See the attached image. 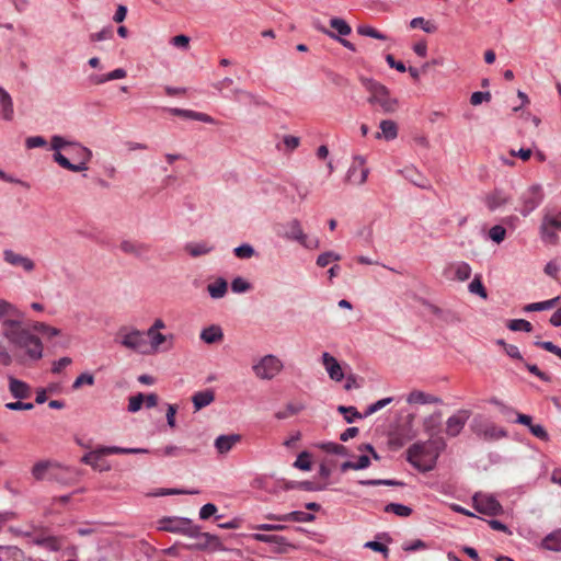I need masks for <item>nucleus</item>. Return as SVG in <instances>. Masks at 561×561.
I'll list each match as a JSON object with an SVG mask.
<instances>
[{"mask_svg":"<svg viewBox=\"0 0 561 561\" xmlns=\"http://www.w3.org/2000/svg\"><path fill=\"white\" fill-rule=\"evenodd\" d=\"M199 339L206 344L220 343L224 340V331L220 325L211 324L201 331Z\"/></svg>","mask_w":561,"mask_h":561,"instance_id":"nucleus-24","label":"nucleus"},{"mask_svg":"<svg viewBox=\"0 0 561 561\" xmlns=\"http://www.w3.org/2000/svg\"><path fill=\"white\" fill-rule=\"evenodd\" d=\"M9 389L12 396L16 399H26L31 394L30 386L14 377L9 378Z\"/></svg>","mask_w":561,"mask_h":561,"instance_id":"nucleus-27","label":"nucleus"},{"mask_svg":"<svg viewBox=\"0 0 561 561\" xmlns=\"http://www.w3.org/2000/svg\"><path fill=\"white\" fill-rule=\"evenodd\" d=\"M119 249L126 253L135 256H141L148 251V247L144 243H139L131 240H123L119 243Z\"/></svg>","mask_w":561,"mask_h":561,"instance_id":"nucleus-34","label":"nucleus"},{"mask_svg":"<svg viewBox=\"0 0 561 561\" xmlns=\"http://www.w3.org/2000/svg\"><path fill=\"white\" fill-rule=\"evenodd\" d=\"M146 336H148V339H149V344H148L149 354L159 352L161 350L162 345H165V344H168V345L165 347H163V350H170L173 346V344H172L173 335L172 334L165 335V334H162L160 331L147 330L145 332V337Z\"/></svg>","mask_w":561,"mask_h":561,"instance_id":"nucleus-15","label":"nucleus"},{"mask_svg":"<svg viewBox=\"0 0 561 561\" xmlns=\"http://www.w3.org/2000/svg\"><path fill=\"white\" fill-rule=\"evenodd\" d=\"M270 520L276 522H296V523H309L314 519V515L310 513H305L301 511H294L287 514H267L265 516Z\"/></svg>","mask_w":561,"mask_h":561,"instance_id":"nucleus-19","label":"nucleus"},{"mask_svg":"<svg viewBox=\"0 0 561 561\" xmlns=\"http://www.w3.org/2000/svg\"><path fill=\"white\" fill-rule=\"evenodd\" d=\"M511 202V197L503 191H494L484 197L485 206L494 211Z\"/></svg>","mask_w":561,"mask_h":561,"instance_id":"nucleus-23","label":"nucleus"},{"mask_svg":"<svg viewBox=\"0 0 561 561\" xmlns=\"http://www.w3.org/2000/svg\"><path fill=\"white\" fill-rule=\"evenodd\" d=\"M392 401H393L392 397H387V398H383V399H380V400L374 402L373 404L367 407L366 411L364 412V416L367 417V416L378 412L379 410H381L385 407H387L388 404H390Z\"/></svg>","mask_w":561,"mask_h":561,"instance_id":"nucleus-49","label":"nucleus"},{"mask_svg":"<svg viewBox=\"0 0 561 561\" xmlns=\"http://www.w3.org/2000/svg\"><path fill=\"white\" fill-rule=\"evenodd\" d=\"M242 436L240 434H222L215 438L214 447L219 456H226L230 453L240 442Z\"/></svg>","mask_w":561,"mask_h":561,"instance_id":"nucleus-16","label":"nucleus"},{"mask_svg":"<svg viewBox=\"0 0 561 561\" xmlns=\"http://www.w3.org/2000/svg\"><path fill=\"white\" fill-rule=\"evenodd\" d=\"M540 234L541 239L545 242L556 244L558 242V234L556 233V230L551 228L550 226L546 225L545 221H542L540 226Z\"/></svg>","mask_w":561,"mask_h":561,"instance_id":"nucleus-46","label":"nucleus"},{"mask_svg":"<svg viewBox=\"0 0 561 561\" xmlns=\"http://www.w3.org/2000/svg\"><path fill=\"white\" fill-rule=\"evenodd\" d=\"M228 290V283L225 278L218 277L215 282L207 285V293L213 299L225 297Z\"/></svg>","mask_w":561,"mask_h":561,"instance_id":"nucleus-33","label":"nucleus"},{"mask_svg":"<svg viewBox=\"0 0 561 561\" xmlns=\"http://www.w3.org/2000/svg\"><path fill=\"white\" fill-rule=\"evenodd\" d=\"M83 385L93 386L94 385V376L90 373H83V374L79 375L72 383V389L77 390L80 387H82Z\"/></svg>","mask_w":561,"mask_h":561,"instance_id":"nucleus-57","label":"nucleus"},{"mask_svg":"<svg viewBox=\"0 0 561 561\" xmlns=\"http://www.w3.org/2000/svg\"><path fill=\"white\" fill-rule=\"evenodd\" d=\"M520 206L517 209L523 216H528L541 203L542 195L539 186L528 187L520 196Z\"/></svg>","mask_w":561,"mask_h":561,"instance_id":"nucleus-12","label":"nucleus"},{"mask_svg":"<svg viewBox=\"0 0 561 561\" xmlns=\"http://www.w3.org/2000/svg\"><path fill=\"white\" fill-rule=\"evenodd\" d=\"M442 424V412L436 411L423 420V430L431 437L437 435Z\"/></svg>","mask_w":561,"mask_h":561,"instance_id":"nucleus-28","label":"nucleus"},{"mask_svg":"<svg viewBox=\"0 0 561 561\" xmlns=\"http://www.w3.org/2000/svg\"><path fill=\"white\" fill-rule=\"evenodd\" d=\"M59 466L50 461H38L32 468V476L35 480L41 481L46 478L57 479V470Z\"/></svg>","mask_w":561,"mask_h":561,"instance_id":"nucleus-18","label":"nucleus"},{"mask_svg":"<svg viewBox=\"0 0 561 561\" xmlns=\"http://www.w3.org/2000/svg\"><path fill=\"white\" fill-rule=\"evenodd\" d=\"M433 442H417L407 450L408 461L417 470L426 472L434 469L439 450L432 448Z\"/></svg>","mask_w":561,"mask_h":561,"instance_id":"nucleus-4","label":"nucleus"},{"mask_svg":"<svg viewBox=\"0 0 561 561\" xmlns=\"http://www.w3.org/2000/svg\"><path fill=\"white\" fill-rule=\"evenodd\" d=\"M319 447L329 454L346 455V448L333 442L322 443Z\"/></svg>","mask_w":561,"mask_h":561,"instance_id":"nucleus-56","label":"nucleus"},{"mask_svg":"<svg viewBox=\"0 0 561 561\" xmlns=\"http://www.w3.org/2000/svg\"><path fill=\"white\" fill-rule=\"evenodd\" d=\"M365 549H370L373 551L381 553L385 558L389 556V549L386 545L371 540L364 543Z\"/></svg>","mask_w":561,"mask_h":561,"instance_id":"nucleus-58","label":"nucleus"},{"mask_svg":"<svg viewBox=\"0 0 561 561\" xmlns=\"http://www.w3.org/2000/svg\"><path fill=\"white\" fill-rule=\"evenodd\" d=\"M251 538L259 542L271 543L278 547L279 552H286L291 547L286 537L278 535H266L262 533H255L251 535Z\"/></svg>","mask_w":561,"mask_h":561,"instance_id":"nucleus-20","label":"nucleus"},{"mask_svg":"<svg viewBox=\"0 0 561 561\" xmlns=\"http://www.w3.org/2000/svg\"><path fill=\"white\" fill-rule=\"evenodd\" d=\"M359 82L369 93L368 103L379 105L383 113L390 114L397 111L399 102L391 96L389 89L377 80L360 76Z\"/></svg>","mask_w":561,"mask_h":561,"instance_id":"nucleus-3","label":"nucleus"},{"mask_svg":"<svg viewBox=\"0 0 561 561\" xmlns=\"http://www.w3.org/2000/svg\"><path fill=\"white\" fill-rule=\"evenodd\" d=\"M506 237V230L501 225H495L489 230V238L495 242L496 244H500L504 241Z\"/></svg>","mask_w":561,"mask_h":561,"instance_id":"nucleus-51","label":"nucleus"},{"mask_svg":"<svg viewBox=\"0 0 561 561\" xmlns=\"http://www.w3.org/2000/svg\"><path fill=\"white\" fill-rule=\"evenodd\" d=\"M53 159L61 168L71 172H82L89 169L92 151L77 140L54 135L50 139Z\"/></svg>","mask_w":561,"mask_h":561,"instance_id":"nucleus-2","label":"nucleus"},{"mask_svg":"<svg viewBox=\"0 0 561 561\" xmlns=\"http://www.w3.org/2000/svg\"><path fill=\"white\" fill-rule=\"evenodd\" d=\"M37 333L47 341L59 336L61 331L43 321L25 322L24 319H4L2 335L11 346L12 353L0 347V364L9 366L13 358L22 365L38 363L44 357V342Z\"/></svg>","mask_w":561,"mask_h":561,"instance_id":"nucleus-1","label":"nucleus"},{"mask_svg":"<svg viewBox=\"0 0 561 561\" xmlns=\"http://www.w3.org/2000/svg\"><path fill=\"white\" fill-rule=\"evenodd\" d=\"M164 111L168 113L183 117L185 119H193L195 118V111L192 110H184V108H178V107H165Z\"/></svg>","mask_w":561,"mask_h":561,"instance_id":"nucleus-59","label":"nucleus"},{"mask_svg":"<svg viewBox=\"0 0 561 561\" xmlns=\"http://www.w3.org/2000/svg\"><path fill=\"white\" fill-rule=\"evenodd\" d=\"M47 146V141L42 136H31L25 139V147L27 149L42 148Z\"/></svg>","mask_w":561,"mask_h":561,"instance_id":"nucleus-60","label":"nucleus"},{"mask_svg":"<svg viewBox=\"0 0 561 561\" xmlns=\"http://www.w3.org/2000/svg\"><path fill=\"white\" fill-rule=\"evenodd\" d=\"M385 511L388 512V513H393L396 514L397 516H400V517H408L412 514V508L407 506V505H403V504H399V503H389L386 505L385 507Z\"/></svg>","mask_w":561,"mask_h":561,"instance_id":"nucleus-44","label":"nucleus"},{"mask_svg":"<svg viewBox=\"0 0 561 561\" xmlns=\"http://www.w3.org/2000/svg\"><path fill=\"white\" fill-rule=\"evenodd\" d=\"M145 396L142 393H138L129 398L128 402V411L135 413L139 411L144 404Z\"/></svg>","mask_w":561,"mask_h":561,"instance_id":"nucleus-62","label":"nucleus"},{"mask_svg":"<svg viewBox=\"0 0 561 561\" xmlns=\"http://www.w3.org/2000/svg\"><path fill=\"white\" fill-rule=\"evenodd\" d=\"M409 404H440L442 399L421 390H413L407 396Z\"/></svg>","mask_w":561,"mask_h":561,"instance_id":"nucleus-25","label":"nucleus"},{"mask_svg":"<svg viewBox=\"0 0 561 561\" xmlns=\"http://www.w3.org/2000/svg\"><path fill=\"white\" fill-rule=\"evenodd\" d=\"M380 133L376 134V138H383L386 140H393L398 136V126L396 122L391 119H383L379 124Z\"/></svg>","mask_w":561,"mask_h":561,"instance_id":"nucleus-29","label":"nucleus"},{"mask_svg":"<svg viewBox=\"0 0 561 561\" xmlns=\"http://www.w3.org/2000/svg\"><path fill=\"white\" fill-rule=\"evenodd\" d=\"M529 432L537 437L538 439L542 442H548L550 439V436L547 432V430L541 424H534L530 426Z\"/></svg>","mask_w":561,"mask_h":561,"instance_id":"nucleus-61","label":"nucleus"},{"mask_svg":"<svg viewBox=\"0 0 561 561\" xmlns=\"http://www.w3.org/2000/svg\"><path fill=\"white\" fill-rule=\"evenodd\" d=\"M283 369V360L274 354H266L252 364V371L254 376L264 381L274 379Z\"/></svg>","mask_w":561,"mask_h":561,"instance_id":"nucleus-7","label":"nucleus"},{"mask_svg":"<svg viewBox=\"0 0 561 561\" xmlns=\"http://www.w3.org/2000/svg\"><path fill=\"white\" fill-rule=\"evenodd\" d=\"M294 467L304 471L311 470V461L310 454L308 451H302L298 455L296 461L294 462Z\"/></svg>","mask_w":561,"mask_h":561,"instance_id":"nucleus-52","label":"nucleus"},{"mask_svg":"<svg viewBox=\"0 0 561 561\" xmlns=\"http://www.w3.org/2000/svg\"><path fill=\"white\" fill-rule=\"evenodd\" d=\"M0 561H25V556L15 546H0Z\"/></svg>","mask_w":561,"mask_h":561,"instance_id":"nucleus-30","label":"nucleus"},{"mask_svg":"<svg viewBox=\"0 0 561 561\" xmlns=\"http://www.w3.org/2000/svg\"><path fill=\"white\" fill-rule=\"evenodd\" d=\"M330 25L333 30L336 31L337 36H347L352 32V28L348 25V23L341 18H332L330 20Z\"/></svg>","mask_w":561,"mask_h":561,"instance_id":"nucleus-40","label":"nucleus"},{"mask_svg":"<svg viewBox=\"0 0 561 561\" xmlns=\"http://www.w3.org/2000/svg\"><path fill=\"white\" fill-rule=\"evenodd\" d=\"M215 250L214 244L208 241H193L184 247V251L192 257H199L211 253Z\"/></svg>","mask_w":561,"mask_h":561,"instance_id":"nucleus-22","label":"nucleus"},{"mask_svg":"<svg viewBox=\"0 0 561 561\" xmlns=\"http://www.w3.org/2000/svg\"><path fill=\"white\" fill-rule=\"evenodd\" d=\"M115 343L121 346L139 353V354H149L148 343L145 337V332L133 325H122L115 333L114 337Z\"/></svg>","mask_w":561,"mask_h":561,"instance_id":"nucleus-5","label":"nucleus"},{"mask_svg":"<svg viewBox=\"0 0 561 561\" xmlns=\"http://www.w3.org/2000/svg\"><path fill=\"white\" fill-rule=\"evenodd\" d=\"M507 328L511 330V331H524V332H531L533 331V324L527 321V320H524V319H514V320H511L508 323H507Z\"/></svg>","mask_w":561,"mask_h":561,"instance_id":"nucleus-48","label":"nucleus"},{"mask_svg":"<svg viewBox=\"0 0 561 561\" xmlns=\"http://www.w3.org/2000/svg\"><path fill=\"white\" fill-rule=\"evenodd\" d=\"M102 454L100 453L99 448L94 451H91L89 454H85L82 457V462L91 466L93 469L99 471H106L110 470L108 465H104L101 462Z\"/></svg>","mask_w":561,"mask_h":561,"instance_id":"nucleus-35","label":"nucleus"},{"mask_svg":"<svg viewBox=\"0 0 561 561\" xmlns=\"http://www.w3.org/2000/svg\"><path fill=\"white\" fill-rule=\"evenodd\" d=\"M321 363L325 371L328 373L330 379H332L333 381L340 382L345 378L343 366L329 352L322 353Z\"/></svg>","mask_w":561,"mask_h":561,"instance_id":"nucleus-14","label":"nucleus"},{"mask_svg":"<svg viewBox=\"0 0 561 561\" xmlns=\"http://www.w3.org/2000/svg\"><path fill=\"white\" fill-rule=\"evenodd\" d=\"M448 270L453 273L455 279L465 282L471 276V266L467 262H455Z\"/></svg>","mask_w":561,"mask_h":561,"instance_id":"nucleus-31","label":"nucleus"},{"mask_svg":"<svg viewBox=\"0 0 561 561\" xmlns=\"http://www.w3.org/2000/svg\"><path fill=\"white\" fill-rule=\"evenodd\" d=\"M159 529L194 536L196 534L195 527L191 519L184 517H168L159 523Z\"/></svg>","mask_w":561,"mask_h":561,"instance_id":"nucleus-11","label":"nucleus"},{"mask_svg":"<svg viewBox=\"0 0 561 561\" xmlns=\"http://www.w3.org/2000/svg\"><path fill=\"white\" fill-rule=\"evenodd\" d=\"M14 117V105L10 93L0 85V119L11 122Z\"/></svg>","mask_w":561,"mask_h":561,"instance_id":"nucleus-21","label":"nucleus"},{"mask_svg":"<svg viewBox=\"0 0 561 561\" xmlns=\"http://www.w3.org/2000/svg\"><path fill=\"white\" fill-rule=\"evenodd\" d=\"M359 484L362 485H367V486H377V485H389V486H392V485H402L401 482L399 481H396V480H391V479H369V480H360L358 481Z\"/></svg>","mask_w":561,"mask_h":561,"instance_id":"nucleus-54","label":"nucleus"},{"mask_svg":"<svg viewBox=\"0 0 561 561\" xmlns=\"http://www.w3.org/2000/svg\"><path fill=\"white\" fill-rule=\"evenodd\" d=\"M215 400L211 390L198 391L192 397V402L196 411L209 405Z\"/></svg>","mask_w":561,"mask_h":561,"instance_id":"nucleus-36","label":"nucleus"},{"mask_svg":"<svg viewBox=\"0 0 561 561\" xmlns=\"http://www.w3.org/2000/svg\"><path fill=\"white\" fill-rule=\"evenodd\" d=\"M473 507L481 514L496 516L503 512V507L494 495L488 493H476L472 497Z\"/></svg>","mask_w":561,"mask_h":561,"instance_id":"nucleus-10","label":"nucleus"},{"mask_svg":"<svg viewBox=\"0 0 561 561\" xmlns=\"http://www.w3.org/2000/svg\"><path fill=\"white\" fill-rule=\"evenodd\" d=\"M114 31L112 26L103 27L100 32L90 34L91 42H103L113 38Z\"/></svg>","mask_w":561,"mask_h":561,"instance_id":"nucleus-50","label":"nucleus"},{"mask_svg":"<svg viewBox=\"0 0 561 561\" xmlns=\"http://www.w3.org/2000/svg\"><path fill=\"white\" fill-rule=\"evenodd\" d=\"M233 254L238 259L249 260L256 254V251L250 243H242L233 249Z\"/></svg>","mask_w":561,"mask_h":561,"instance_id":"nucleus-41","label":"nucleus"},{"mask_svg":"<svg viewBox=\"0 0 561 561\" xmlns=\"http://www.w3.org/2000/svg\"><path fill=\"white\" fill-rule=\"evenodd\" d=\"M241 100H242V102H239V103L244 106H255V107L268 106V103L266 100H264L261 95L253 93L251 91L241 92Z\"/></svg>","mask_w":561,"mask_h":561,"instance_id":"nucleus-37","label":"nucleus"},{"mask_svg":"<svg viewBox=\"0 0 561 561\" xmlns=\"http://www.w3.org/2000/svg\"><path fill=\"white\" fill-rule=\"evenodd\" d=\"M341 259H342V256L339 253H336L334 251H325V252L321 253L320 255H318L316 264L319 267H325L330 263L337 262Z\"/></svg>","mask_w":561,"mask_h":561,"instance_id":"nucleus-42","label":"nucleus"},{"mask_svg":"<svg viewBox=\"0 0 561 561\" xmlns=\"http://www.w3.org/2000/svg\"><path fill=\"white\" fill-rule=\"evenodd\" d=\"M469 288V291L471 294H474V295H478L480 296L481 298L485 299L488 297V293L481 282V277L479 275H477L472 280L471 283L469 284L468 286Z\"/></svg>","mask_w":561,"mask_h":561,"instance_id":"nucleus-47","label":"nucleus"},{"mask_svg":"<svg viewBox=\"0 0 561 561\" xmlns=\"http://www.w3.org/2000/svg\"><path fill=\"white\" fill-rule=\"evenodd\" d=\"M356 31L362 36H368V37H373V38L380 39V41L387 39V36L383 33L377 31L376 28H374L370 25H366V24L358 25Z\"/></svg>","mask_w":561,"mask_h":561,"instance_id":"nucleus-43","label":"nucleus"},{"mask_svg":"<svg viewBox=\"0 0 561 561\" xmlns=\"http://www.w3.org/2000/svg\"><path fill=\"white\" fill-rule=\"evenodd\" d=\"M546 550L561 552V528L548 534L541 541Z\"/></svg>","mask_w":561,"mask_h":561,"instance_id":"nucleus-32","label":"nucleus"},{"mask_svg":"<svg viewBox=\"0 0 561 561\" xmlns=\"http://www.w3.org/2000/svg\"><path fill=\"white\" fill-rule=\"evenodd\" d=\"M3 260L11 266L21 267L27 273L34 271L35 268V263L32 259L20 253H16L11 249H5L3 251Z\"/></svg>","mask_w":561,"mask_h":561,"instance_id":"nucleus-17","label":"nucleus"},{"mask_svg":"<svg viewBox=\"0 0 561 561\" xmlns=\"http://www.w3.org/2000/svg\"><path fill=\"white\" fill-rule=\"evenodd\" d=\"M410 26L412 28H422L426 33H433L435 32L436 27L433 23L425 21L423 18H414L410 22Z\"/></svg>","mask_w":561,"mask_h":561,"instance_id":"nucleus-53","label":"nucleus"},{"mask_svg":"<svg viewBox=\"0 0 561 561\" xmlns=\"http://www.w3.org/2000/svg\"><path fill=\"white\" fill-rule=\"evenodd\" d=\"M4 319H24V313L11 302L0 298V322Z\"/></svg>","mask_w":561,"mask_h":561,"instance_id":"nucleus-26","label":"nucleus"},{"mask_svg":"<svg viewBox=\"0 0 561 561\" xmlns=\"http://www.w3.org/2000/svg\"><path fill=\"white\" fill-rule=\"evenodd\" d=\"M250 288V283L242 277H236L231 282V290L236 294L247 293Z\"/></svg>","mask_w":561,"mask_h":561,"instance_id":"nucleus-55","label":"nucleus"},{"mask_svg":"<svg viewBox=\"0 0 561 561\" xmlns=\"http://www.w3.org/2000/svg\"><path fill=\"white\" fill-rule=\"evenodd\" d=\"M535 345L543 348L547 352H550L558 356L561 359V347L554 345L552 342L549 341H536Z\"/></svg>","mask_w":561,"mask_h":561,"instance_id":"nucleus-63","label":"nucleus"},{"mask_svg":"<svg viewBox=\"0 0 561 561\" xmlns=\"http://www.w3.org/2000/svg\"><path fill=\"white\" fill-rule=\"evenodd\" d=\"M304 409H305V404L304 403H291L290 402V403L286 404L284 410L277 411L275 413V417L278 419V420H285V419H288L289 416L298 414Z\"/></svg>","mask_w":561,"mask_h":561,"instance_id":"nucleus-38","label":"nucleus"},{"mask_svg":"<svg viewBox=\"0 0 561 561\" xmlns=\"http://www.w3.org/2000/svg\"><path fill=\"white\" fill-rule=\"evenodd\" d=\"M337 411L344 415V419L347 423H353L355 421V419L365 417L364 414H360L359 412H357L356 408H354V407L339 405Z\"/></svg>","mask_w":561,"mask_h":561,"instance_id":"nucleus-45","label":"nucleus"},{"mask_svg":"<svg viewBox=\"0 0 561 561\" xmlns=\"http://www.w3.org/2000/svg\"><path fill=\"white\" fill-rule=\"evenodd\" d=\"M558 300H559V297H556V298L545 300V301L528 304L524 307V311L525 312H534V311L549 310V309H552L557 305Z\"/></svg>","mask_w":561,"mask_h":561,"instance_id":"nucleus-39","label":"nucleus"},{"mask_svg":"<svg viewBox=\"0 0 561 561\" xmlns=\"http://www.w3.org/2000/svg\"><path fill=\"white\" fill-rule=\"evenodd\" d=\"M471 430L477 436L485 440H497L506 437L507 435L504 428L499 427L492 421L482 415H477L472 420Z\"/></svg>","mask_w":561,"mask_h":561,"instance_id":"nucleus-8","label":"nucleus"},{"mask_svg":"<svg viewBox=\"0 0 561 561\" xmlns=\"http://www.w3.org/2000/svg\"><path fill=\"white\" fill-rule=\"evenodd\" d=\"M369 168L366 165V158L356 154L352 158V162L345 174V182L362 186L367 182L369 175Z\"/></svg>","mask_w":561,"mask_h":561,"instance_id":"nucleus-9","label":"nucleus"},{"mask_svg":"<svg viewBox=\"0 0 561 561\" xmlns=\"http://www.w3.org/2000/svg\"><path fill=\"white\" fill-rule=\"evenodd\" d=\"M283 239L298 242L306 250L320 248V240L317 237H309L304 232L301 222L294 218L283 225V231L278 233Z\"/></svg>","mask_w":561,"mask_h":561,"instance_id":"nucleus-6","label":"nucleus"},{"mask_svg":"<svg viewBox=\"0 0 561 561\" xmlns=\"http://www.w3.org/2000/svg\"><path fill=\"white\" fill-rule=\"evenodd\" d=\"M470 417V411L458 410L456 413L450 415L446 421L445 432L449 437L458 436L463 430L467 421Z\"/></svg>","mask_w":561,"mask_h":561,"instance_id":"nucleus-13","label":"nucleus"},{"mask_svg":"<svg viewBox=\"0 0 561 561\" xmlns=\"http://www.w3.org/2000/svg\"><path fill=\"white\" fill-rule=\"evenodd\" d=\"M542 221H545L546 225L550 226L554 230L561 231V213L556 215H548L543 218Z\"/></svg>","mask_w":561,"mask_h":561,"instance_id":"nucleus-64","label":"nucleus"}]
</instances>
